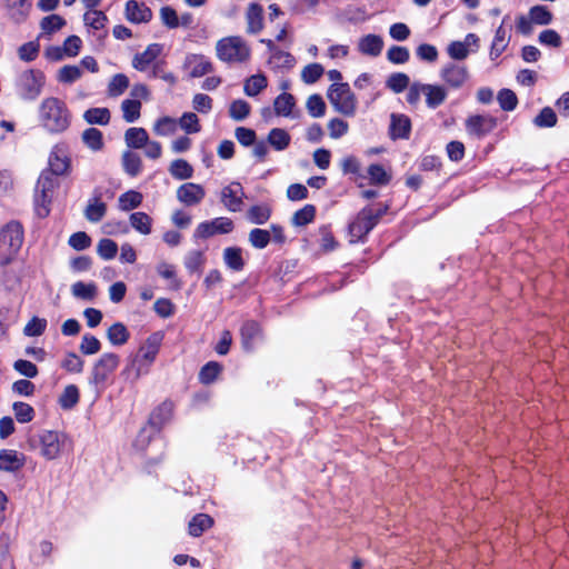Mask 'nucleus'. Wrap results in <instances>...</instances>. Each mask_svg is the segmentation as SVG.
Listing matches in <instances>:
<instances>
[{
	"label": "nucleus",
	"mask_w": 569,
	"mask_h": 569,
	"mask_svg": "<svg viewBox=\"0 0 569 569\" xmlns=\"http://www.w3.org/2000/svg\"><path fill=\"white\" fill-rule=\"evenodd\" d=\"M37 118L46 132L58 134L69 129L72 116L64 101L57 97H47L39 103Z\"/></svg>",
	"instance_id": "nucleus-1"
},
{
	"label": "nucleus",
	"mask_w": 569,
	"mask_h": 569,
	"mask_svg": "<svg viewBox=\"0 0 569 569\" xmlns=\"http://www.w3.org/2000/svg\"><path fill=\"white\" fill-rule=\"evenodd\" d=\"M31 449L38 450L46 460H56L72 449V440L61 431L42 430L29 439Z\"/></svg>",
	"instance_id": "nucleus-2"
},
{
	"label": "nucleus",
	"mask_w": 569,
	"mask_h": 569,
	"mask_svg": "<svg viewBox=\"0 0 569 569\" xmlns=\"http://www.w3.org/2000/svg\"><path fill=\"white\" fill-rule=\"evenodd\" d=\"M216 56L222 62L237 64L247 62L251 50L241 37L228 36L217 41Z\"/></svg>",
	"instance_id": "nucleus-3"
},
{
	"label": "nucleus",
	"mask_w": 569,
	"mask_h": 569,
	"mask_svg": "<svg viewBox=\"0 0 569 569\" xmlns=\"http://www.w3.org/2000/svg\"><path fill=\"white\" fill-rule=\"evenodd\" d=\"M23 242V230L20 223L9 222L0 230V264L10 263L18 254Z\"/></svg>",
	"instance_id": "nucleus-4"
},
{
	"label": "nucleus",
	"mask_w": 569,
	"mask_h": 569,
	"mask_svg": "<svg viewBox=\"0 0 569 569\" xmlns=\"http://www.w3.org/2000/svg\"><path fill=\"white\" fill-rule=\"evenodd\" d=\"M162 337L160 333L151 335L146 342L140 347L138 355L128 366L124 372L134 370V378L138 379L141 375L148 372L149 367L153 363L160 349Z\"/></svg>",
	"instance_id": "nucleus-5"
},
{
	"label": "nucleus",
	"mask_w": 569,
	"mask_h": 569,
	"mask_svg": "<svg viewBox=\"0 0 569 569\" xmlns=\"http://www.w3.org/2000/svg\"><path fill=\"white\" fill-rule=\"evenodd\" d=\"M58 186L57 179L48 172H43L39 177L34 189V208L38 217L44 218L49 214Z\"/></svg>",
	"instance_id": "nucleus-6"
},
{
	"label": "nucleus",
	"mask_w": 569,
	"mask_h": 569,
	"mask_svg": "<svg viewBox=\"0 0 569 569\" xmlns=\"http://www.w3.org/2000/svg\"><path fill=\"white\" fill-rule=\"evenodd\" d=\"M46 77L39 70H26L16 81L17 94L24 101H34L42 92Z\"/></svg>",
	"instance_id": "nucleus-7"
},
{
	"label": "nucleus",
	"mask_w": 569,
	"mask_h": 569,
	"mask_svg": "<svg viewBox=\"0 0 569 569\" xmlns=\"http://www.w3.org/2000/svg\"><path fill=\"white\" fill-rule=\"evenodd\" d=\"M328 99L336 111L352 117L357 111V99L348 83H333L328 90Z\"/></svg>",
	"instance_id": "nucleus-8"
},
{
	"label": "nucleus",
	"mask_w": 569,
	"mask_h": 569,
	"mask_svg": "<svg viewBox=\"0 0 569 569\" xmlns=\"http://www.w3.org/2000/svg\"><path fill=\"white\" fill-rule=\"evenodd\" d=\"M119 362V357L116 353H103L92 367L89 383L96 389L102 388L118 368Z\"/></svg>",
	"instance_id": "nucleus-9"
},
{
	"label": "nucleus",
	"mask_w": 569,
	"mask_h": 569,
	"mask_svg": "<svg viewBox=\"0 0 569 569\" xmlns=\"http://www.w3.org/2000/svg\"><path fill=\"white\" fill-rule=\"evenodd\" d=\"M378 220L379 213L372 208L362 209L349 226L351 241L353 242L362 239L373 229Z\"/></svg>",
	"instance_id": "nucleus-10"
},
{
	"label": "nucleus",
	"mask_w": 569,
	"mask_h": 569,
	"mask_svg": "<svg viewBox=\"0 0 569 569\" xmlns=\"http://www.w3.org/2000/svg\"><path fill=\"white\" fill-rule=\"evenodd\" d=\"M161 52H162L161 44H159V43L149 44L143 52L138 53L133 57L132 67L136 70L143 72V71H147L152 66L150 77H152V78L158 77L159 64L154 63V61L161 54Z\"/></svg>",
	"instance_id": "nucleus-11"
},
{
	"label": "nucleus",
	"mask_w": 569,
	"mask_h": 569,
	"mask_svg": "<svg viewBox=\"0 0 569 569\" xmlns=\"http://www.w3.org/2000/svg\"><path fill=\"white\" fill-rule=\"evenodd\" d=\"M480 39L475 33H468L462 41H452L447 47L448 56L453 60H465L471 52L479 49Z\"/></svg>",
	"instance_id": "nucleus-12"
},
{
	"label": "nucleus",
	"mask_w": 569,
	"mask_h": 569,
	"mask_svg": "<svg viewBox=\"0 0 569 569\" xmlns=\"http://www.w3.org/2000/svg\"><path fill=\"white\" fill-rule=\"evenodd\" d=\"M49 166L54 176H66L71 171V158L68 148L64 144H57L52 148L49 156Z\"/></svg>",
	"instance_id": "nucleus-13"
},
{
	"label": "nucleus",
	"mask_w": 569,
	"mask_h": 569,
	"mask_svg": "<svg viewBox=\"0 0 569 569\" xmlns=\"http://www.w3.org/2000/svg\"><path fill=\"white\" fill-rule=\"evenodd\" d=\"M440 78L449 88L459 89L468 81L469 71L465 66L449 62L441 68Z\"/></svg>",
	"instance_id": "nucleus-14"
},
{
	"label": "nucleus",
	"mask_w": 569,
	"mask_h": 569,
	"mask_svg": "<svg viewBox=\"0 0 569 569\" xmlns=\"http://www.w3.org/2000/svg\"><path fill=\"white\" fill-rule=\"evenodd\" d=\"M232 229V220L226 217H220L211 221L199 223L194 231V237L206 239L218 233H229Z\"/></svg>",
	"instance_id": "nucleus-15"
},
{
	"label": "nucleus",
	"mask_w": 569,
	"mask_h": 569,
	"mask_svg": "<svg viewBox=\"0 0 569 569\" xmlns=\"http://www.w3.org/2000/svg\"><path fill=\"white\" fill-rule=\"evenodd\" d=\"M183 67L189 71L192 78H200L213 71L211 60L203 54L197 53L188 54Z\"/></svg>",
	"instance_id": "nucleus-16"
},
{
	"label": "nucleus",
	"mask_w": 569,
	"mask_h": 569,
	"mask_svg": "<svg viewBox=\"0 0 569 569\" xmlns=\"http://www.w3.org/2000/svg\"><path fill=\"white\" fill-rule=\"evenodd\" d=\"M496 119L491 116H471L466 121V129L470 136L481 138L496 128Z\"/></svg>",
	"instance_id": "nucleus-17"
},
{
	"label": "nucleus",
	"mask_w": 569,
	"mask_h": 569,
	"mask_svg": "<svg viewBox=\"0 0 569 569\" xmlns=\"http://www.w3.org/2000/svg\"><path fill=\"white\" fill-rule=\"evenodd\" d=\"M206 191L202 186L193 182L181 184L177 189L178 200L186 206H196L202 201Z\"/></svg>",
	"instance_id": "nucleus-18"
},
{
	"label": "nucleus",
	"mask_w": 569,
	"mask_h": 569,
	"mask_svg": "<svg viewBox=\"0 0 569 569\" xmlns=\"http://www.w3.org/2000/svg\"><path fill=\"white\" fill-rule=\"evenodd\" d=\"M242 198L243 189L239 182H232L222 189L221 200L229 211H240L243 204Z\"/></svg>",
	"instance_id": "nucleus-19"
},
{
	"label": "nucleus",
	"mask_w": 569,
	"mask_h": 569,
	"mask_svg": "<svg viewBox=\"0 0 569 569\" xmlns=\"http://www.w3.org/2000/svg\"><path fill=\"white\" fill-rule=\"evenodd\" d=\"M124 14L128 21L132 23H146L152 18V11L150 8L137 0H129L126 3Z\"/></svg>",
	"instance_id": "nucleus-20"
},
{
	"label": "nucleus",
	"mask_w": 569,
	"mask_h": 569,
	"mask_svg": "<svg viewBox=\"0 0 569 569\" xmlns=\"http://www.w3.org/2000/svg\"><path fill=\"white\" fill-rule=\"evenodd\" d=\"M26 457L23 453L12 450H0V470L7 472H14L24 466Z\"/></svg>",
	"instance_id": "nucleus-21"
},
{
	"label": "nucleus",
	"mask_w": 569,
	"mask_h": 569,
	"mask_svg": "<svg viewBox=\"0 0 569 569\" xmlns=\"http://www.w3.org/2000/svg\"><path fill=\"white\" fill-rule=\"evenodd\" d=\"M357 49L365 56L378 57L382 52L383 40L378 34H366L359 38Z\"/></svg>",
	"instance_id": "nucleus-22"
},
{
	"label": "nucleus",
	"mask_w": 569,
	"mask_h": 569,
	"mask_svg": "<svg viewBox=\"0 0 569 569\" xmlns=\"http://www.w3.org/2000/svg\"><path fill=\"white\" fill-rule=\"evenodd\" d=\"M422 90L426 104L430 109H436L441 106L448 96L447 89L439 84H423Z\"/></svg>",
	"instance_id": "nucleus-23"
},
{
	"label": "nucleus",
	"mask_w": 569,
	"mask_h": 569,
	"mask_svg": "<svg viewBox=\"0 0 569 569\" xmlns=\"http://www.w3.org/2000/svg\"><path fill=\"white\" fill-rule=\"evenodd\" d=\"M411 129L410 119L405 114H391L390 133L393 139H406Z\"/></svg>",
	"instance_id": "nucleus-24"
},
{
	"label": "nucleus",
	"mask_w": 569,
	"mask_h": 569,
	"mask_svg": "<svg viewBox=\"0 0 569 569\" xmlns=\"http://www.w3.org/2000/svg\"><path fill=\"white\" fill-rule=\"evenodd\" d=\"M177 129H178L177 119L169 117V116H163V117L158 118L152 126V131L158 137L172 136L176 133Z\"/></svg>",
	"instance_id": "nucleus-25"
},
{
	"label": "nucleus",
	"mask_w": 569,
	"mask_h": 569,
	"mask_svg": "<svg viewBox=\"0 0 569 569\" xmlns=\"http://www.w3.org/2000/svg\"><path fill=\"white\" fill-rule=\"evenodd\" d=\"M149 136L146 129L132 127L129 128L124 133V141L129 148L140 149L148 143Z\"/></svg>",
	"instance_id": "nucleus-26"
},
{
	"label": "nucleus",
	"mask_w": 569,
	"mask_h": 569,
	"mask_svg": "<svg viewBox=\"0 0 569 569\" xmlns=\"http://www.w3.org/2000/svg\"><path fill=\"white\" fill-rule=\"evenodd\" d=\"M66 26V20L59 14H50L44 17L40 22V37L50 38Z\"/></svg>",
	"instance_id": "nucleus-27"
},
{
	"label": "nucleus",
	"mask_w": 569,
	"mask_h": 569,
	"mask_svg": "<svg viewBox=\"0 0 569 569\" xmlns=\"http://www.w3.org/2000/svg\"><path fill=\"white\" fill-rule=\"evenodd\" d=\"M82 142L93 152L101 151L104 147L103 134L96 128H88L81 134Z\"/></svg>",
	"instance_id": "nucleus-28"
},
{
	"label": "nucleus",
	"mask_w": 569,
	"mask_h": 569,
	"mask_svg": "<svg viewBox=\"0 0 569 569\" xmlns=\"http://www.w3.org/2000/svg\"><path fill=\"white\" fill-rule=\"evenodd\" d=\"M247 30L250 33H258L262 29V8L259 4H250L247 10Z\"/></svg>",
	"instance_id": "nucleus-29"
},
{
	"label": "nucleus",
	"mask_w": 569,
	"mask_h": 569,
	"mask_svg": "<svg viewBox=\"0 0 569 569\" xmlns=\"http://www.w3.org/2000/svg\"><path fill=\"white\" fill-rule=\"evenodd\" d=\"M131 227L139 233L147 236L152 230V219L146 212H133L129 217Z\"/></svg>",
	"instance_id": "nucleus-30"
},
{
	"label": "nucleus",
	"mask_w": 569,
	"mask_h": 569,
	"mask_svg": "<svg viewBox=\"0 0 569 569\" xmlns=\"http://www.w3.org/2000/svg\"><path fill=\"white\" fill-rule=\"evenodd\" d=\"M122 118L126 122L132 123L140 118L141 102L137 99H124L121 102Z\"/></svg>",
	"instance_id": "nucleus-31"
},
{
	"label": "nucleus",
	"mask_w": 569,
	"mask_h": 569,
	"mask_svg": "<svg viewBox=\"0 0 569 569\" xmlns=\"http://www.w3.org/2000/svg\"><path fill=\"white\" fill-rule=\"evenodd\" d=\"M142 193L136 190H129L122 193L118 199V206L121 211H130L142 203Z\"/></svg>",
	"instance_id": "nucleus-32"
},
{
	"label": "nucleus",
	"mask_w": 569,
	"mask_h": 569,
	"mask_svg": "<svg viewBox=\"0 0 569 569\" xmlns=\"http://www.w3.org/2000/svg\"><path fill=\"white\" fill-rule=\"evenodd\" d=\"M71 293L77 299H81L84 301H91L97 296V287L92 282L86 283L82 281H78L71 286Z\"/></svg>",
	"instance_id": "nucleus-33"
},
{
	"label": "nucleus",
	"mask_w": 569,
	"mask_h": 569,
	"mask_svg": "<svg viewBox=\"0 0 569 569\" xmlns=\"http://www.w3.org/2000/svg\"><path fill=\"white\" fill-rule=\"evenodd\" d=\"M213 523L210 516L204 513L196 515L189 522V533L192 537H199L202 532L209 529Z\"/></svg>",
	"instance_id": "nucleus-34"
},
{
	"label": "nucleus",
	"mask_w": 569,
	"mask_h": 569,
	"mask_svg": "<svg viewBox=\"0 0 569 569\" xmlns=\"http://www.w3.org/2000/svg\"><path fill=\"white\" fill-rule=\"evenodd\" d=\"M177 121L187 134L198 133L201 130L200 120L194 112H183Z\"/></svg>",
	"instance_id": "nucleus-35"
},
{
	"label": "nucleus",
	"mask_w": 569,
	"mask_h": 569,
	"mask_svg": "<svg viewBox=\"0 0 569 569\" xmlns=\"http://www.w3.org/2000/svg\"><path fill=\"white\" fill-rule=\"evenodd\" d=\"M83 119L90 124L106 126L110 121L108 108H91L83 113Z\"/></svg>",
	"instance_id": "nucleus-36"
},
{
	"label": "nucleus",
	"mask_w": 569,
	"mask_h": 569,
	"mask_svg": "<svg viewBox=\"0 0 569 569\" xmlns=\"http://www.w3.org/2000/svg\"><path fill=\"white\" fill-rule=\"evenodd\" d=\"M267 84V78L263 74H253L246 80L243 91L247 96L254 97L266 89Z\"/></svg>",
	"instance_id": "nucleus-37"
},
{
	"label": "nucleus",
	"mask_w": 569,
	"mask_h": 569,
	"mask_svg": "<svg viewBox=\"0 0 569 569\" xmlns=\"http://www.w3.org/2000/svg\"><path fill=\"white\" fill-rule=\"evenodd\" d=\"M107 337L111 345L122 346L128 341L129 332L123 323L116 322L108 329Z\"/></svg>",
	"instance_id": "nucleus-38"
},
{
	"label": "nucleus",
	"mask_w": 569,
	"mask_h": 569,
	"mask_svg": "<svg viewBox=\"0 0 569 569\" xmlns=\"http://www.w3.org/2000/svg\"><path fill=\"white\" fill-rule=\"evenodd\" d=\"M170 174L178 180H186L192 177L193 168L183 159L173 160L169 167Z\"/></svg>",
	"instance_id": "nucleus-39"
},
{
	"label": "nucleus",
	"mask_w": 569,
	"mask_h": 569,
	"mask_svg": "<svg viewBox=\"0 0 569 569\" xmlns=\"http://www.w3.org/2000/svg\"><path fill=\"white\" fill-rule=\"evenodd\" d=\"M293 106V97L289 93H281L274 99V113L280 117H289L292 112Z\"/></svg>",
	"instance_id": "nucleus-40"
},
{
	"label": "nucleus",
	"mask_w": 569,
	"mask_h": 569,
	"mask_svg": "<svg viewBox=\"0 0 569 569\" xmlns=\"http://www.w3.org/2000/svg\"><path fill=\"white\" fill-rule=\"evenodd\" d=\"M122 164L124 171L131 177L138 176L142 170L141 158L138 154L130 151L123 153Z\"/></svg>",
	"instance_id": "nucleus-41"
},
{
	"label": "nucleus",
	"mask_w": 569,
	"mask_h": 569,
	"mask_svg": "<svg viewBox=\"0 0 569 569\" xmlns=\"http://www.w3.org/2000/svg\"><path fill=\"white\" fill-rule=\"evenodd\" d=\"M271 216V209L268 204L252 206L248 212L247 218L250 222L256 224L266 223Z\"/></svg>",
	"instance_id": "nucleus-42"
},
{
	"label": "nucleus",
	"mask_w": 569,
	"mask_h": 569,
	"mask_svg": "<svg viewBox=\"0 0 569 569\" xmlns=\"http://www.w3.org/2000/svg\"><path fill=\"white\" fill-rule=\"evenodd\" d=\"M268 142L278 151L284 150L290 143L289 133L280 128L272 129L268 134Z\"/></svg>",
	"instance_id": "nucleus-43"
},
{
	"label": "nucleus",
	"mask_w": 569,
	"mask_h": 569,
	"mask_svg": "<svg viewBox=\"0 0 569 569\" xmlns=\"http://www.w3.org/2000/svg\"><path fill=\"white\" fill-rule=\"evenodd\" d=\"M129 78L123 73L114 74L108 84V94L110 97L121 96L129 87Z\"/></svg>",
	"instance_id": "nucleus-44"
},
{
	"label": "nucleus",
	"mask_w": 569,
	"mask_h": 569,
	"mask_svg": "<svg viewBox=\"0 0 569 569\" xmlns=\"http://www.w3.org/2000/svg\"><path fill=\"white\" fill-rule=\"evenodd\" d=\"M316 217V208L312 204H306L303 208L296 211L292 216L291 222L296 227H303L313 221Z\"/></svg>",
	"instance_id": "nucleus-45"
},
{
	"label": "nucleus",
	"mask_w": 569,
	"mask_h": 569,
	"mask_svg": "<svg viewBox=\"0 0 569 569\" xmlns=\"http://www.w3.org/2000/svg\"><path fill=\"white\" fill-rule=\"evenodd\" d=\"M106 211H107L106 203L99 199H94L88 203L86 211H84V216L89 221L98 222L104 217Z\"/></svg>",
	"instance_id": "nucleus-46"
},
{
	"label": "nucleus",
	"mask_w": 569,
	"mask_h": 569,
	"mask_svg": "<svg viewBox=\"0 0 569 569\" xmlns=\"http://www.w3.org/2000/svg\"><path fill=\"white\" fill-rule=\"evenodd\" d=\"M535 24L547 26L552 21V13L545 6H533L528 12Z\"/></svg>",
	"instance_id": "nucleus-47"
},
{
	"label": "nucleus",
	"mask_w": 569,
	"mask_h": 569,
	"mask_svg": "<svg viewBox=\"0 0 569 569\" xmlns=\"http://www.w3.org/2000/svg\"><path fill=\"white\" fill-rule=\"evenodd\" d=\"M84 24L93 30H101L107 23L106 14L100 10H88L83 16Z\"/></svg>",
	"instance_id": "nucleus-48"
},
{
	"label": "nucleus",
	"mask_w": 569,
	"mask_h": 569,
	"mask_svg": "<svg viewBox=\"0 0 569 569\" xmlns=\"http://www.w3.org/2000/svg\"><path fill=\"white\" fill-rule=\"evenodd\" d=\"M249 242L250 244L256 249H263L266 248L269 242L271 241V232L267 229H252L249 232Z\"/></svg>",
	"instance_id": "nucleus-49"
},
{
	"label": "nucleus",
	"mask_w": 569,
	"mask_h": 569,
	"mask_svg": "<svg viewBox=\"0 0 569 569\" xmlns=\"http://www.w3.org/2000/svg\"><path fill=\"white\" fill-rule=\"evenodd\" d=\"M48 326V321L44 318L32 317L23 328V335L26 337H39L43 335Z\"/></svg>",
	"instance_id": "nucleus-50"
},
{
	"label": "nucleus",
	"mask_w": 569,
	"mask_h": 569,
	"mask_svg": "<svg viewBox=\"0 0 569 569\" xmlns=\"http://www.w3.org/2000/svg\"><path fill=\"white\" fill-rule=\"evenodd\" d=\"M223 260L232 270L239 271L243 268V259L241 256V249L239 248H226L223 251Z\"/></svg>",
	"instance_id": "nucleus-51"
},
{
	"label": "nucleus",
	"mask_w": 569,
	"mask_h": 569,
	"mask_svg": "<svg viewBox=\"0 0 569 569\" xmlns=\"http://www.w3.org/2000/svg\"><path fill=\"white\" fill-rule=\"evenodd\" d=\"M259 325L254 321H247L241 328L242 346L244 349L250 350L252 341L259 335Z\"/></svg>",
	"instance_id": "nucleus-52"
},
{
	"label": "nucleus",
	"mask_w": 569,
	"mask_h": 569,
	"mask_svg": "<svg viewBox=\"0 0 569 569\" xmlns=\"http://www.w3.org/2000/svg\"><path fill=\"white\" fill-rule=\"evenodd\" d=\"M78 401L79 390L74 385L67 386L59 398V403L63 409L73 408L78 403Z\"/></svg>",
	"instance_id": "nucleus-53"
},
{
	"label": "nucleus",
	"mask_w": 569,
	"mask_h": 569,
	"mask_svg": "<svg viewBox=\"0 0 569 569\" xmlns=\"http://www.w3.org/2000/svg\"><path fill=\"white\" fill-rule=\"evenodd\" d=\"M250 113V104L242 100V99H237V100H233L231 103H230V107H229V116L236 120V121H241L243 119H246Z\"/></svg>",
	"instance_id": "nucleus-54"
},
{
	"label": "nucleus",
	"mask_w": 569,
	"mask_h": 569,
	"mask_svg": "<svg viewBox=\"0 0 569 569\" xmlns=\"http://www.w3.org/2000/svg\"><path fill=\"white\" fill-rule=\"evenodd\" d=\"M84 361L74 352H68L61 361V367L71 373H81Z\"/></svg>",
	"instance_id": "nucleus-55"
},
{
	"label": "nucleus",
	"mask_w": 569,
	"mask_h": 569,
	"mask_svg": "<svg viewBox=\"0 0 569 569\" xmlns=\"http://www.w3.org/2000/svg\"><path fill=\"white\" fill-rule=\"evenodd\" d=\"M97 252L103 260H111L118 252V246L113 240L104 238L98 242Z\"/></svg>",
	"instance_id": "nucleus-56"
},
{
	"label": "nucleus",
	"mask_w": 569,
	"mask_h": 569,
	"mask_svg": "<svg viewBox=\"0 0 569 569\" xmlns=\"http://www.w3.org/2000/svg\"><path fill=\"white\" fill-rule=\"evenodd\" d=\"M410 82L409 77L406 73L397 72L389 76L387 80V87L396 93L402 92L408 88Z\"/></svg>",
	"instance_id": "nucleus-57"
},
{
	"label": "nucleus",
	"mask_w": 569,
	"mask_h": 569,
	"mask_svg": "<svg viewBox=\"0 0 569 569\" xmlns=\"http://www.w3.org/2000/svg\"><path fill=\"white\" fill-rule=\"evenodd\" d=\"M269 63L273 68H292L295 64V58L284 51H274L269 58Z\"/></svg>",
	"instance_id": "nucleus-58"
},
{
	"label": "nucleus",
	"mask_w": 569,
	"mask_h": 569,
	"mask_svg": "<svg viewBox=\"0 0 569 569\" xmlns=\"http://www.w3.org/2000/svg\"><path fill=\"white\" fill-rule=\"evenodd\" d=\"M13 412H14L16 419L20 423L30 422L34 417L33 408L26 402H20V401L14 402L13 403Z\"/></svg>",
	"instance_id": "nucleus-59"
},
{
	"label": "nucleus",
	"mask_w": 569,
	"mask_h": 569,
	"mask_svg": "<svg viewBox=\"0 0 569 569\" xmlns=\"http://www.w3.org/2000/svg\"><path fill=\"white\" fill-rule=\"evenodd\" d=\"M409 58L410 53L406 47L392 46L387 51V59L395 64L406 63Z\"/></svg>",
	"instance_id": "nucleus-60"
},
{
	"label": "nucleus",
	"mask_w": 569,
	"mask_h": 569,
	"mask_svg": "<svg viewBox=\"0 0 569 569\" xmlns=\"http://www.w3.org/2000/svg\"><path fill=\"white\" fill-rule=\"evenodd\" d=\"M368 176L373 184H387L390 180V174L380 164H371L368 168Z\"/></svg>",
	"instance_id": "nucleus-61"
},
{
	"label": "nucleus",
	"mask_w": 569,
	"mask_h": 569,
	"mask_svg": "<svg viewBox=\"0 0 569 569\" xmlns=\"http://www.w3.org/2000/svg\"><path fill=\"white\" fill-rule=\"evenodd\" d=\"M79 349L83 355H96L100 351L101 343L94 336L86 333L82 337Z\"/></svg>",
	"instance_id": "nucleus-62"
},
{
	"label": "nucleus",
	"mask_w": 569,
	"mask_h": 569,
	"mask_svg": "<svg viewBox=\"0 0 569 569\" xmlns=\"http://www.w3.org/2000/svg\"><path fill=\"white\" fill-rule=\"evenodd\" d=\"M204 263V256L199 250L190 251L184 259V266L190 272L200 271Z\"/></svg>",
	"instance_id": "nucleus-63"
},
{
	"label": "nucleus",
	"mask_w": 569,
	"mask_h": 569,
	"mask_svg": "<svg viewBox=\"0 0 569 569\" xmlns=\"http://www.w3.org/2000/svg\"><path fill=\"white\" fill-rule=\"evenodd\" d=\"M497 99H498V102H499L501 109H503L506 111H512L517 107V103H518L516 93L509 89L500 90Z\"/></svg>",
	"instance_id": "nucleus-64"
}]
</instances>
